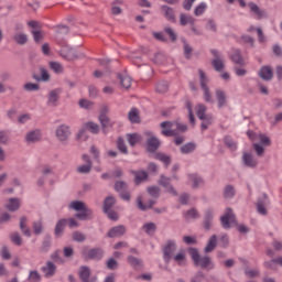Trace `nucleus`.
I'll return each mask as SVG.
<instances>
[{
    "instance_id": "obj_1",
    "label": "nucleus",
    "mask_w": 282,
    "mask_h": 282,
    "mask_svg": "<svg viewBox=\"0 0 282 282\" xmlns=\"http://www.w3.org/2000/svg\"><path fill=\"white\" fill-rule=\"evenodd\" d=\"M160 147H162V141H160L158 137L145 139V151L148 153H154L153 159L159 160V162H163L165 169H169V166H171V155H167L164 152H158Z\"/></svg>"
},
{
    "instance_id": "obj_2",
    "label": "nucleus",
    "mask_w": 282,
    "mask_h": 282,
    "mask_svg": "<svg viewBox=\"0 0 282 282\" xmlns=\"http://www.w3.org/2000/svg\"><path fill=\"white\" fill-rule=\"evenodd\" d=\"M221 227L225 230H230V224H235L237 226L238 232L241 235H248L250 232V228L246 225H238L237 218L235 217V213H232V208L228 207L224 216L220 217Z\"/></svg>"
},
{
    "instance_id": "obj_3",
    "label": "nucleus",
    "mask_w": 282,
    "mask_h": 282,
    "mask_svg": "<svg viewBox=\"0 0 282 282\" xmlns=\"http://www.w3.org/2000/svg\"><path fill=\"white\" fill-rule=\"evenodd\" d=\"M80 256L84 261H100L102 257H105V250L100 247L93 249H89V247H83Z\"/></svg>"
},
{
    "instance_id": "obj_4",
    "label": "nucleus",
    "mask_w": 282,
    "mask_h": 282,
    "mask_svg": "<svg viewBox=\"0 0 282 282\" xmlns=\"http://www.w3.org/2000/svg\"><path fill=\"white\" fill-rule=\"evenodd\" d=\"M55 135H56L58 142H61V144H64V147H66V144H68V142H69V137L72 135V130H69V126L61 124L56 128Z\"/></svg>"
},
{
    "instance_id": "obj_5",
    "label": "nucleus",
    "mask_w": 282,
    "mask_h": 282,
    "mask_svg": "<svg viewBox=\"0 0 282 282\" xmlns=\"http://www.w3.org/2000/svg\"><path fill=\"white\" fill-rule=\"evenodd\" d=\"M210 54H213L214 56V58L212 59V66L215 72H224V69H226V64L224 63V55L215 48L210 50Z\"/></svg>"
},
{
    "instance_id": "obj_6",
    "label": "nucleus",
    "mask_w": 282,
    "mask_h": 282,
    "mask_svg": "<svg viewBox=\"0 0 282 282\" xmlns=\"http://www.w3.org/2000/svg\"><path fill=\"white\" fill-rule=\"evenodd\" d=\"M199 80H200V87L204 91V100L205 102H214L213 95L210 94V88H208V77H206V73L204 70L199 69Z\"/></svg>"
},
{
    "instance_id": "obj_7",
    "label": "nucleus",
    "mask_w": 282,
    "mask_h": 282,
    "mask_svg": "<svg viewBox=\"0 0 282 282\" xmlns=\"http://www.w3.org/2000/svg\"><path fill=\"white\" fill-rule=\"evenodd\" d=\"M115 191L119 193V196L123 202H131V193H129V184L124 181H117L115 183Z\"/></svg>"
},
{
    "instance_id": "obj_8",
    "label": "nucleus",
    "mask_w": 282,
    "mask_h": 282,
    "mask_svg": "<svg viewBox=\"0 0 282 282\" xmlns=\"http://www.w3.org/2000/svg\"><path fill=\"white\" fill-rule=\"evenodd\" d=\"M175 250H177V245L175 243V240H167L162 249L165 263H171V259H173Z\"/></svg>"
},
{
    "instance_id": "obj_9",
    "label": "nucleus",
    "mask_w": 282,
    "mask_h": 282,
    "mask_svg": "<svg viewBox=\"0 0 282 282\" xmlns=\"http://www.w3.org/2000/svg\"><path fill=\"white\" fill-rule=\"evenodd\" d=\"M159 184L160 186H163V188H165V193H170V195L177 197V191L175 189V187H173V185H171V177L161 174Z\"/></svg>"
},
{
    "instance_id": "obj_10",
    "label": "nucleus",
    "mask_w": 282,
    "mask_h": 282,
    "mask_svg": "<svg viewBox=\"0 0 282 282\" xmlns=\"http://www.w3.org/2000/svg\"><path fill=\"white\" fill-rule=\"evenodd\" d=\"M160 12L166 21H170V23H177V18L175 17V9L172 7H169L166 4H163L160 7Z\"/></svg>"
},
{
    "instance_id": "obj_11",
    "label": "nucleus",
    "mask_w": 282,
    "mask_h": 282,
    "mask_svg": "<svg viewBox=\"0 0 282 282\" xmlns=\"http://www.w3.org/2000/svg\"><path fill=\"white\" fill-rule=\"evenodd\" d=\"M78 276L82 282H96L97 278H91V269L87 265L79 267Z\"/></svg>"
},
{
    "instance_id": "obj_12",
    "label": "nucleus",
    "mask_w": 282,
    "mask_h": 282,
    "mask_svg": "<svg viewBox=\"0 0 282 282\" xmlns=\"http://www.w3.org/2000/svg\"><path fill=\"white\" fill-rule=\"evenodd\" d=\"M127 235V227L124 225H118L109 229L107 232V237L109 239H116L120 237H124Z\"/></svg>"
},
{
    "instance_id": "obj_13",
    "label": "nucleus",
    "mask_w": 282,
    "mask_h": 282,
    "mask_svg": "<svg viewBox=\"0 0 282 282\" xmlns=\"http://www.w3.org/2000/svg\"><path fill=\"white\" fill-rule=\"evenodd\" d=\"M61 56H63V58H66V61H76L80 58L83 54L79 55L78 52H76V50L65 46L61 50Z\"/></svg>"
},
{
    "instance_id": "obj_14",
    "label": "nucleus",
    "mask_w": 282,
    "mask_h": 282,
    "mask_svg": "<svg viewBox=\"0 0 282 282\" xmlns=\"http://www.w3.org/2000/svg\"><path fill=\"white\" fill-rule=\"evenodd\" d=\"M242 163L248 169H257L259 161L249 152L242 153Z\"/></svg>"
},
{
    "instance_id": "obj_15",
    "label": "nucleus",
    "mask_w": 282,
    "mask_h": 282,
    "mask_svg": "<svg viewBox=\"0 0 282 282\" xmlns=\"http://www.w3.org/2000/svg\"><path fill=\"white\" fill-rule=\"evenodd\" d=\"M258 75L262 80L270 82L274 78V70L272 69V66H262L259 69Z\"/></svg>"
},
{
    "instance_id": "obj_16",
    "label": "nucleus",
    "mask_w": 282,
    "mask_h": 282,
    "mask_svg": "<svg viewBox=\"0 0 282 282\" xmlns=\"http://www.w3.org/2000/svg\"><path fill=\"white\" fill-rule=\"evenodd\" d=\"M160 127L163 128L161 131V134L164 135L165 138H173V135H177V132L173 129V122L171 121H163L161 122Z\"/></svg>"
},
{
    "instance_id": "obj_17",
    "label": "nucleus",
    "mask_w": 282,
    "mask_h": 282,
    "mask_svg": "<svg viewBox=\"0 0 282 282\" xmlns=\"http://www.w3.org/2000/svg\"><path fill=\"white\" fill-rule=\"evenodd\" d=\"M215 96L218 109H224V107L228 105V97L226 96V91H224L223 89H216Z\"/></svg>"
},
{
    "instance_id": "obj_18",
    "label": "nucleus",
    "mask_w": 282,
    "mask_h": 282,
    "mask_svg": "<svg viewBox=\"0 0 282 282\" xmlns=\"http://www.w3.org/2000/svg\"><path fill=\"white\" fill-rule=\"evenodd\" d=\"M58 100H61V89H53L48 93L47 106L58 107Z\"/></svg>"
},
{
    "instance_id": "obj_19",
    "label": "nucleus",
    "mask_w": 282,
    "mask_h": 282,
    "mask_svg": "<svg viewBox=\"0 0 282 282\" xmlns=\"http://www.w3.org/2000/svg\"><path fill=\"white\" fill-rule=\"evenodd\" d=\"M248 6L250 9V12H252V14L256 15V19H258V20L267 19L268 12H265V10H262L261 8H259V6H257V3L249 2Z\"/></svg>"
},
{
    "instance_id": "obj_20",
    "label": "nucleus",
    "mask_w": 282,
    "mask_h": 282,
    "mask_svg": "<svg viewBox=\"0 0 282 282\" xmlns=\"http://www.w3.org/2000/svg\"><path fill=\"white\" fill-rule=\"evenodd\" d=\"M98 63L101 67H105V72L100 70H95L94 76L95 78H102L104 74H111V68H109V64L111 63V59L106 58V59H98Z\"/></svg>"
},
{
    "instance_id": "obj_21",
    "label": "nucleus",
    "mask_w": 282,
    "mask_h": 282,
    "mask_svg": "<svg viewBox=\"0 0 282 282\" xmlns=\"http://www.w3.org/2000/svg\"><path fill=\"white\" fill-rule=\"evenodd\" d=\"M42 272L44 273L45 279H51L56 274V264L52 261H46V264L41 268Z\"/></svg>"
},
{
    "instance_id": "obj_22",
    "label": "nucleus",
    "mask_w": 282,
    "mask_h": 282,
    "mask_svg": "<svg viewBox=\"0 0 282 282\" xmlns=\"http://www.w3.org/2000/svg\"><path fill=\"white\" fill-rule=\"evenodd\" d=\"M75 217L79 219L80 221H87L89 219H94V210L89 207H86L82 210H79Z\"/></svg>"
},
{
    "instance_id": "obj_23",
    "label": "nucleus",
    "mask_w": 282,
    "mask_h": 282,
    "mask_svg": "<svg viewBox=\"0 0 282 282\" xmlns=\"http://www.w3.org/2000/svg\"><path fill=\"white\" fill-rule=\"evenodd\" d=\"M98 120L101 124L102 133L107 134L109 133V129L113 128V121H111L109 116L98 117Z\"/></svg>"
},
{
    "instance_id": "obj_24",
    "label": "nucleus",
    "mask_w": 282,
    "mask_h": 282,
    "mask_svg": "<svg viewBox=\"0 0 282 282\" xmlns=\"http://www.w3.org/2000/svg\"><path fill=\"white\" fill-rule=\"evenodd\" d=\"M130 173L131 175L134 176V184L137 186H140L141 182H144L145 180L149 178V174L147 173V171H143V170H140V171L131 170Z\"/></svg>"
},
{
    "instance_id": "obj_25",
    "label": "nucleus",
    "mask_w": 282,
    "mask_h": 282,
    "mask_svg": "<svg viewBox=\"0 0 282 282\" xmlns=\"http://www.w3.org/2000/svg\"><path fill=\"white\" fill-rule=\"evenodd\" d=\"M65 226H67V219L66 218H62L59 219L56 225H55V229H54V235L55 237L58 239L59 237H63V234L65 232Z\"/></svg>"
},
{
    "instance_id": "obj_26",
    "label": "nucleus",
    "mask_w": 282,
    "mask_h": 282,
    "mask_svg": "<svg viewBox=\"0 0 282 282\" xmlns=\"http://www.w3.org/2000/svg\"><path fill=\"white\" fill-rule=\"evenodd\" d=\"M230 59L235 65H240V67H243L246 65V61L243 59V56L241 55V50L236 48L234 50V53L230 55Z\"/></svg>"
},
{
    "instance_id": "obj_27",
    "label": "nucleus",
    "mask_w": 282,
    "mask_h": 282,
    "mask_svg": "<svg viewBox=\"0 0 282 282\" xmlns=\"http://www.w3.org/2000/svg\"><path fill=\"white\" fill-rule=\"evenodd\" d=\"M155 204H156L155 198L150 199L147 205V204H144V202H142V196L137 197V207L139 208V210L147 212L150 208H153V206H155Z\"/></svg>"
},
{
    "instance_id": "obj_28",
    "label": "nucleus",
    "mask_w": 282,
    "mask_h": 282,
    "mask_svg": "<svg viewBox=\"0 0 282 282\" xmlns=\"http://www.w3.org/2000/svg\"><path fill=\"white\" fill-rule=\"evenodd\" d=\"M263 198H259L257 202V210L259 215H268V209H265V205L268 204V194L262 195Z\"/></svg>"
},
{
    "instance_id": "obj_29",
    "label": "nucleus",
    "mask_w": 282,
    "mask_h": 282,
    "mask_svg": "<svg viewBox=\"0 0 282 282\" xmlns=\"http://www.w3.org/2000/svg\"><path fill=\"white\" fill-rule=\"evenodd\" d=\"M40 74L41 76L34 74L32 76L33 80H36V83H48L50 80V73L45 67H40Z\"/></svg>"
},
{
    "instance_id": "obj_30",
    "label": "nucleus",
    "mask_w": 282,
    "mask_h": 282,
    "mask_svg": "<svg viewBox=\"0 0 282 282\" xmlns=\"http://www.w3.org/2000/svg\"><path fill=\"white\" fill-rule=\"evenodd\" d=\"M20 230L24 237H32V230L28 227V218L25 216L20 217Z\"/></svg>"
},
{
    "instance_id": "obj_31",
    "label": "nucleus",
    "mask_w": 282,
    "mask_h": 282,
    "mask_svg": "<svg viewBox=\"0 0 282 282\" xmlns=\"http://www.w3.org/2000/svg\"><path fill=\"white\" fill-rule=\"evenodd\" d=\"M213 219H214L213 209H207L205 212V216L203 220V226L205 230H210V228H213Z\"/></svg>"
},
{
    "instance_id": "obj_32",
    "label": "nucleus",
    "mask_w": 282,
    "mask_h": 282,
    "mask_svg": "<svg viewBox=\"0 0 282 282\" xmlns=\"http://www.w3.org/2000/svg\"><path fill=\"white\" fill-rule=\"evenodd\" d=\"M195 149H197V144L195 142H187L181 147L180 151L183 155H188L194 153Z\"/></svg>"
},
{
    "instance_id": "obj_33",
    "label": "nucleus",
    "mask_w": 282,
    "mask_h": 282,
    "mask_svg": "<svg viewBox=\"0 0 282 282\" xmlns=\"http://www.w3.org/2000/svg\"><path fill=\"white\" fill-rule=\"evenodd\" d=\"M216 248H217V235H213L209 238L206 247L204 248V252L206 254H208V253L213 252V250H215Z\"/></svg>"
},
{
    "instance_id": "obj_34",
    "label": "nucleus",
    "mask_w": 282,
    "mask_h": 282,
    "mask_svg": "<svg viewBox=\"0 0 282 282\" xmlns=\"http://www.w3.org/2000/svg\"><path fill=\"white\" fill-rule=\"evenodd\" d=\"M128 119L132 124H140V112L138 108H131L128 112Z\"/></svg>"
},
{
    "instance_id": "obj_35",
    "label": "nucleus",
    "mask_w": 282,
    "mask_h": 282,
    "mask_svg": "<svg viewBox=\"0 0 282 282\" xmlns=\"http://www.w3.org/2000/svg\"><path fill=\"white\" fill-rule=\"evenodd\" d=\"M196 268H202V270H206V268H208V265H213V260L210 259L209 256H204L200 257L197 261Z\"/></svg>"
},
{
    "instance_id": "obj_36",
    "label": "nucleus",
    "mask_w": 282,
    "mask_h": 282,
    "mask_svg": "<svg viewBox=\"0 0 282 282\" xmlns=\"http://www.w3.org/2000/svg\"><path fill=\"white\" fill-rule=\"evenodd\" d=\"M9 239L11 243L14 246H23V238L21 237V234L19 231H13L9 235Z\"/></svg>"
},
{
    "instance_id": "obj_37",
    "label": "nucleus",
    "mask_w": 282,
    "mask_h": 282,
    "mask_svg": "<svg viewBox=\"0 0 282 282\" xmlns=\"http://www.w3.org/2000/svg\"><path fill=\"white\" fill-rule=\"evenodd\" d=\"M112 206H116V197L108 196L104 200L102 210L104 213H109L111 210Z\"/></svg>"
},
{
    "instance_id": "obj_38",
    "label": "nucleus",
    "mask_w": 282,
    "mask_h": 282,
    "mask_svg": "<svg viewBox=\"0 0 282 282\" xmlns=\"http://www.w3.org/2000/svg\"><path fill=\"white\" fill-rule=\"evenodd\" d=\"M126 138L130 147H135L138 142H142V135L138 133H128L126 134Z\"/></svg>"
},
{
    "instance_id": "obj_39",
    "label": "nucleus",
    "mask_w": 282,
    "mask_h": 282,
    "mask_svg": "<svg viewBox=\"0 0 282 282\" xmlns=\"http://www.w3.org/2000/svg\"><path fill=\"white\" fill-rule=\"evenodd\" d=\"M142 230L145 232V235H149L151 237L155 235V231L158 230V225H155V223H145L142 226Z\"/></svg>"
},
{
    "instance_id": "obj_40",
    "label": "nucleus",
    "mask_w": 282,
    "mask_h": 282,
    "mask_svg": "<svg viewBox=\"0 0 282 282\" xmlns=\"http://www.w3.org/2000/svg\"><path fill=\"white\" fill-rule=\"evenodd\" d=\"M7 208L10 213H17V210L21 208V200L19 198H10Z\"/></svg>"
},
{
    "instance_id": "obj_41",
    "label": "nucleus",
    "mask_w": 282,
    "mask_h": 282,
    "mask_svg": "<svg viewBox=\"0 0 282 282\" xmlns=\"http://www.w3.org/2000/svg\"><path fill=\"white\" fill-rule=\"evenodd\" d=\"M117 77L119 78L120 85L123 89L131 88V77H129V75L117 74Z\"/></svg>"
},
{
    "instance_id": "obj_42",
    "label": "nucleus",
    "mask_w": 282,
    "mask_h": 282,
    "mask_svg": "<svg viewBox=\"0 0 282 282\" xmlns=\"http://www.w3.org/2000/svg\"><path fill=\"white\" fill-rule=\"evenodd\" d=\"M195 18L187 15L186 13H181L180 14V24L185 26V25H194L195 23Z\"/></svg>"
},
{
    "instance_id": "obj_43",
    "label": "nucleus",
    "mask_w": 282,
    "mask_h": 282,
    "mask_svg": "<svg viewBox=\"0 0 282 282\" xmlns=\"http://www.w3.org/2000/svg\"><path fill=\"white\" fill-rule=\"evenodd\" d=\"M188 178L193 182V188H199V186L204 185V178L198 174H189Z\"/></svg>"
},
{
    "instance_id": "obj_44",
    "label": "nucleus",
    "mask_w": 282,
    "mask_h": 282,
    "mask_svg": "<svg viewBox=\"0 0 282 282\" xmlns=\"http://www.w3.org/2000/svg\"><path fill=\"white\" fill-rule=\"evenodd\" d=\"M161 191L162 189H160V186L158 185H152L147 188V193L152 199H159Z\"/></svg>"
},
{
    "instance_id": "obj_45",
    "label": "nucleus",
    "mask_w": 282,
    "mask_h": 282,
    "mask_svg": "<svg viewBox=\"0 0 282 282\" xmlns=\"http://www.w3.org/2000/svg\"><path fill=\"white\" fill-rule=\"evenodd\" d=\"M127 261L134 270H139V268H142V259L135 258L133 256H128Z\"/></svg>"
},
{
    "instance_id": "obj_46",
    "label": "nucleus",
    "mask_w": 282,
    "mask_h": 282,
    "mask_svg": "<svg viewBox=\"0 0 282 282\" xmlns=\"http://www.w3.org/2000/svg\"><path fill=\"white\" fill-rule=\"evenodd\" d=\"M187 252H188L191 259L194 261V265L197 264V262L202 258V256H199V250L195 247H189L187 249Z\"/></svg>"
},
{
    "instance_id": "obj_47",
    "label": "nucleus",
    "mask_w": 282,
    "mask_h": 282,
    "mask_svg": "<svg viewBox=\"0 0 282 282\" xmlns=\"http://www.w3.org/2000/svg\"><path fill=\"white\" fill-rule=\"evenodd\" d=\"M50 248H52V236L46 235L40 248L41 252H50Z\"/></svg>"
},
{
    "instance_id": "obj_48",
    "label": "nucleus",
    "mask_w": 282,
    "mask_h": 282,
    "mask_svg": "<svg viewBox=\"0 0 282 282\" xmlns=\"http://www.w3.org/2000/svg\"><path fill=\"white\" fill-rule=\"evenodd\" d=\"M13 41L18 45H25L28 43V34H25V33H15L13 35Z\"/></svg>"
},
{
    "instance_id": "obj_49",
    "label": "nucleus",
    "mask_w": 282,
    "mask_h": 282,
    "mask_svg": "<svg viewBox=\"0 0 282 282\" xmlns=\"http://www.w3.org/2000/svg\"><path fill=\"white\" fill-rule=\"evenodd\" d=\"M225 199H232L236 195L235 186L226 185L223 192Z\"/></svg>"
},
{
    "instance_id": "obj_50",
    "label": "nucleus",
    "mask_w": 282,
    "mask_h": 282,
    "mask_svg": "<svg viewBox=\"0 0 282 282\" xmlns=\"http://www.w3.org/2000/svg\"><path fill=\"white\" fill-rule=\"evenodd\" d=\"M117 149L123 155L129 154V149L127 148V144H124V139L122 137H119L118 140H117Z\"/></svg>"
},
{
    "instance_id": "obj_51",
    "label": "nucleus",
    "mask_w": 282,
    "mask_h": 282,
    "mask_svg": "<svg viewBox=\"0 0 282 282\" xmlns=\"http://www.w3.org/2000/svg\"><path fill=\"white\" fill-rule=\"evenodd\" d=\"M69 208L78 213L80 210H85V208H87V205H85V203L82 200H74L69 204Z\"/></svg>"
},
{
    "instance_id": "obj_52",
    "label": "nucleus",
    "mask_w": 282,
    "mask_h": 282,
    "mask_svg": "<svg viewBox=\"0 0 282 282\" xmlns=\"http://www.w3.org/2000/svg\"><path fill=\"white\" fill-rule=\"evenodd\" d=\"M26 142H39L41 140V132L39 130L31 131L26 134Z\"/></svg>"
},
{
    "instance_id": "obj_53",
    "label": "nucleus",
    "mask_w": 282,
    "mask_h": 282,
    "mask_svg": "<svg viewBox=\"0 0 282 282\" xmlns=\"http://www.w3.org/2000/svg\"><path fill=\"white\" fill-rule=\"evenodd\" d=\"M73 241H76V243H83L87 240V236L85 234L76 230L72 234Z\"/></svg>"
},
{
    "instance_id": "obj_54",
    "label": "nucleus",
    "mask_w": 282,
    "mask_h": 282,
    "mask_svg": "<svg viewBox=\"0 0 282 282\" xmlns=\"http://www.w3.org/2000/svg\"><path fill=\"white\" fill-rule=\"evenodd\" d=\"M48 67L55 74H63V72H64L63 64L58 63V62H50Z\"/></svg>"
},
{
    "instance_id": "obj_55",
    "label": "nucleus",
    "mask_w": 282,
    "mask_h": 282,
    "mask_svg": "<svg viewBox=\"0 0 282 282\" xmlns=\"http://www.w3.org/2000/svg\"><path fill=\"white\" fill-rule=\"evenodd\" d=\"M196 116L197 118L204 119V117L206 116V111H208V108L206 107V105L204 104H198L196 107Z\"/></svg>"
},
{
    "instance_id": "obj_56",
    "label": "nucleus",
    "mask_w": 282,
    "mask_h": 282,
    "mask_svg": "<svg viewBox=\"0 0 282 282\" xmlns=\"http://www.w3.org/2000/svg\"><path fill=\"white\" fill-rule=\"evenodd\" d=\"M86 129H87V131H89L90 133H94V134L100 133V126H98V123H96L94 121H88L86 123Z\"/></svg>"
},
{
    "instance_id": "obj_57",
    "label": "nucleus",
    "mask_w": 282,
    "mask_h": 282,
    "mask_svg": "<svg viewBox=\"0 0 282 282\" xmlns=\"http://www.w3.org/2000/svg\"><path fill=\"white\" fill-rule=\"evenodd\" d=\"M224 142L226 148H228L231 151H237V142L232 140V137L226 135Z\"/></svg>"
},
{
    "instance_id": "obj_58",
    "label": "nucleus",
    "mask_w": 282,
    "mask_h": 282,
    "mask_svg": "<svg viewBox=\"0 0 282 282\" xmlns=\"http://www.w3.org/2000/svg\"><path fill=\"white\" fill-rule=\"evenodd\" d=\"M182 43H183L185 58H187V61H191V55L193 54V47L188 45V42L186 41V39H183Z\"/></svg>"
},
{
    "instance_id": "obj_59",
    "label": "nucleus",
    "mask_w": 282,
    "mask_h": 282,
    "mask_svg": "<svg viewBox=\"0 0 282 282\" xmlns=\"http://www.w3.org/2000/svg\"><path fill=\"white\" fill-rule=\"evenodd\" d=\"M26 281H29V282H41V273H39V271H36V270L30 271Z\"/></svg>"
},
{
    "instance_id": "obj_60",
    "label": "nucleus",
    "mask_w": 282,
    "mask_h": 282,
    "mask_svg": "<svg viewBox=\"0 0 282 282\" xmlns=\"http://www.w3.org/2000/svg\"><path fill=\"white\" fill-rule=\"evenodd\" d=\"M155 89L158 94H166L169 91V82H159Z\"/></svg>"
},
{
    "instance_id": "obj_61",
    "label": "nucleus",
    "mask_w": 282,
    "mask_h": 282,
    "mask_svg": "<svg viewBox=\"0 0 282 282\" xmlns=\"http://www.w3.org/2000/svg\"><path fill=\"white\" fill-rule=\"evenodd\" d=\"M32 226H33L34 235L43 234V220H35V221H33Z\"/></svg>"
},
{
    "instance_id": "obj_62",
    "label": "nucleus",
    "mask_w": 282,
    "mask_h": 282,
    "mask_svg": "<svg viewBox=\"0 0 282 282\" xmlns=\"http://www.w3.org/2000/svg\"><path fill=\"white\" fill-rule=\"evenodd\" d=\"M185 219H199V212L195 208H191L185 213Z\"/></svg>"
},
{
    "instance_id": "obj_63",
    "label": "nucleus",
    "mask_w": 282,
    "mask_h": 282,
    "mask_svg": "<svg viewBox=\"0 0 282 282\" xmlns=\"http://www.w3.org/2000/svg\"><path fill=\"white\" fill-rule=\"evenodd\" d=\"M24 91H39V89H41V86L39 84H34V83H26L23 86Z\"/></svg>"
},
{
    "instance_id": "obj_64",
    "label": "nucleus",
    "mask_w": 282,
    "mask_h": 282,
    "mask_svg": "<svg viewBox=\"0 0 282 282\" xmlns=\"http://www.w3.org/2000/svg\"><path fill=\"white\" fill-rule=\"evenodd\" d=\"M206 279V275L204 274V272L198 271L196 272L192 278H191V282H202Z\"/></svg>"
}]
</instances>
